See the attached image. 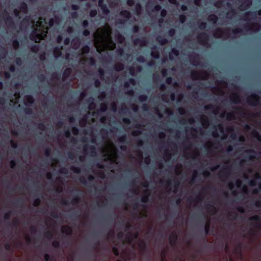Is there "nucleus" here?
I'll return each mask as SVG.
<instances>
[{
    "label": "nucleus",
    "mask_w": 261,
    "mask_h": 261,
    "mask_svg": "<svg viewBox=\"0 0 261 261\" xmlns=\"http://www.w3.org/2000/svg\"><path fill=\"white\" fill-rule=\"evenodd\" d=\"M63 48V46H61L60 47H55L53 49V54L55 57L58 58L61 57L62 55L61 50Z\"/></svg>",
    "instance_id": "obj_15"
},
{
    "label": "nucleus",
    "mask_w": 261,
    "mask_h": 261,
    "mask_svg": "<svg viewBox=\"0 0 261 261\" xmlns=\"http://www.w3.org/2000/svg\"><path fill=\"white\" fill-rule=\"evenodd\" d=\"M38 128L41 130H45L46 127L43 123L40 122L38 124Z\"/></svg>",
    "instance_id": "obj_56"
},
{
    "label": "nucleus",
    "mask_w": 261,
    "mask_h": 261,
    "mask_svg": "<svg viewBox=\"0 0 261 261\" xmlns=\"http://www.w3.org/2000/svg\"><path fill=\"white\" fill-rule=\"evenodd\" d=\"M70 169L75 173H80L81 172V168L79 167H75L74 166H72Z\"/></svg>",
    "instance_id": "obj_50"
},
{
    "label": "nucleus",
    "mask_w": 261,
    "mask_h": 261,
    "mask_svg": "<svg viewBox=\"0 0 261 261\" xmlns=\"http://www.w3.org/2000/svg\"><path fill=\"white\" fill-rule=\"evenodd\" d=\"M72 231V228L69 226H64L62 228V232L63 233H65L67 236H71Z\"/></svg>",
    "instance_id": "obj_14"
},
{
    "label": "nucleus",
    "mask_w": 261,
    "mask_h": 261,
    "mask_svg": "<svg viewBox=\"0 0 261 261\" xmlns=\"http://www.w3.org/2000/svg\"><path fill=\"white\" fill-rule=\"evenodd\" d=\"M94 98L92 97H90L88 99V101H91L89 103V109L90 110H92L95 108V105L93 102Z\"/></svg>",
    "instance_id": "obj_28"
},
{
    "label": "nucleus",
    "mask_w": 261,
    "mask_h": 261,
    "mask_svg": "<svg viewBox=\"0 0 261 261\" xmlns=\"http://www.w3.org/2000/svg\"><path fill=\"white\" fill-rule=\"evenodd\" d=\"M204 109L205 110L213 111V112L215 114H217L218 113V108L216 106L213 105H205L204 107Z\"/></svg>",
    "instance_id": "obj_13"
},
{
    "label": "nucleus",
    "mask_w": 261,
    "mask_h": 261,
    "mask_svg": "<svg viewBox=\"0 0 261 261\" xmlns=\"http://www.w3.org/2000/svg\"><path fill=\"white\" fill-rule=\"evenodd\" d=\"M252 3V0H245L239 6V9L244 10L249 9L251 7Z\"/></svg>",
    "instance_id": "obj_9"
},
{
    "label": "nucleus",
    "mask_w": 261,
    "mask_h": 261,
    "mask_svg": "<svg viewBox=\"0 0 261 261\" xmlns=\"http://www.w3.org/2000/svg\"><path fill=\"white\" fill-rule=\"evenodd\" d=\"M148 99V97L145 94H141L138 97V99L140 102H145Z\"/></svg>",
    "instance_id": "obj_31"
},
{
    "label": "nucleus",
    "mask_w": 261,
    "mask_h": 261,
    "mask_svg": "<svg viewBox=\"0 0 261 261\" xmlns=\"http://www.w3.org/2000/svg\"><path fill=\"white\" fill-rule=\"evenodd\" d=\"M13 46L14 49H18L19 46V43L17 39L13 40L12 41Z\"/></svg>",
    "instance_id": "obj_42"
},
{
    "label": "nucleus",
    "mask_w": 261,
    "mask_h": 261,
    "mask_svg": "<svg viewBox=\"0 0 261 261\" xmlns=\"http://www.w3.org/2000/svg\"><path fill=\"white\" fill-rule=\"evenodd\" d=\"M114 69L116 71H120L124 69V66L123 64L121 63H118L114 65Z\"/></svg>",
    "instance_id": "obj_25"
},
{
    "label": "nucleus",
    "mask_w": 261,
    "mask_h": 261,
    "mask_svg": "<svg viewBox=\"0 0 261 261\" xmlns=\"http://www.w3.org/2000/svg\"><path fill=\"white\" fill-rule=\"evenodd\" d=\"M45 155L46 156H49L51 153V149L49 147H47L44 151Z\"/></svg>",
    "instance_id": "obj_48"
},
{
    "label": "nucleus",
    "mask_w": 261,
    "mask_h": 261,
    "mask_svg": "<svg viewBox=\"0 0 261 261\" xmlns=\"http://www.w3.org/2000/svg\"><path fill=\"white\" fill-rule=\"evenodd\" d=\"M197 39L199 42L204 44L209 40V36L205 32H201L197 36Z\"/></svg>",
    "instance_id": "obj_4"
},
{
    "label": "nucleus",
    "mask_w": 261,
    "mask_h": 261,
    "mask_svg": "<svg viewBox=\"0 0 261 261\" xmlns=\"http://www.w3.org/2000/svg\"><path fill=\"white\" fill-rule=\"evenodd\" d=\"M218 19V17L215 14H212L208 17V20L213 22L214 23H216L217 22Z\"/></svg>",
    "instance_id": "obj_29"
},
{
    "label": "nucleus",
    "mask_w": 261,
    "mask_h": 261,
    "mask_svg": "<svg viewBox=\"0 0 261 261\" xmlns=\"http://www.w3.org/2000/svg\"><path fill=\"white\" fill-rule=\"evenodd\" d=\"M97 14V11L96 9L91 10L89 13L90 16L91 17H95L96 16Z\"/></svg>",
    "instance_id": "obj_53"
},
{
    "label": "nucleus",
    "mask_w": 261,
    "mask_h": 261,
    "mask_svg": "<svg viewBox=\"0 0 261 261\" xmlns=\"http://www.w3.org/2000/svg\"><path fill=\"white\" fill-rule=\"evenodd\" d=\"M112 251L115 255L118 256L119 255V251L117 247L115 246L113 247Z\"/></svg>",
    "instance_id": "obj_60"
},
{
    "label": "nucleus",
    "mask_w": 261,
    "mask_h": 261,
    "mask_svg": "<svg viewBox=\"0 0 261 261\" xmlns=\"http://www.w3.org/2000/svg\"><path fill=\"white\" fill-rule=\"evenodd\" d=\"M81 50L83 53L87 54L90 51V47L88 45H86L82 48Z\"/></svg>",
    "instance_id": "obj_33"
},
{
    "label": "nucleus",
    "mask_w": 261,
    "mask_h": 261,
    "mask_svg": "<svg viewBox=\"0 0 261 261\" xmlns=\"http://www.w3.org/2000/svg\"><path fill=\"white\" fill-rule=\"evenodd\" d=\"M39 46L38 44H34L31 47V50L33 53H37L39 49Z\"/></svg>",
    "instance_id": "obj_37"
},
{
    "label": "nucleus",
    "mask_w": 261,
    "mask_h": 261,
    "mask_svg": "<svg viewBox=\"0 0 261 261\" xmlns=\"http://www.w3.org/2000/svg\"><path fill=\"white\" fill-rule=\"evenodd\" d=\"M177 239H178L177 234L175 232H173L171 233V234L170 236V237H169L170 244L171 246L174 247L176 246Z\"/></svg>",
    "instance_id": "obj_10"
},
{
    "label": "nucleus",
    "mask_w": 261,
    "mask_h": 261,
    "mask_svg": "<svg viewBox=\"0 0 261 261\" xmlns=\"http://www.w3.org/2000/svg\"><path fill=\"white\" fill-rule=\"evenodd\" d=\"M140 29V27L138 25H135L132 28V32L134 33H137L139 32Z\"/></svg>",
    "instance_id": "obj_55"
},
{
    "label": "nucleus",
    "mask_w": 261,
    "mask_h": 261,
    "mask_svg": "<svg viewBox=\"0 0 261 261\" xmlns=\"http://www.w3.org/2000/svg\"><path fill=\"white\" fill-rule=\"evenodd\" d=\"M15 204L16 206H22L23 205V201L22 199H18L15 201Z\"/></svg>",
    "instance_id": "obj_57"
},
{
    "label": "nucleus",
    "mask_w": 261,
    "mask_h": 261,
    "mask_svg": "<svg viewBox=\"0 0 261 261\" xmlns=\"http://www.w3.org/2000/svg\"><path fill=\"white\" fill-rule=\"evenodd\" d=\"M100 8L101 9L102 13L104 14L108 15V14H109L110 10H109V8H108L107 5L102 6V7H101Z\"/></svg>",
    "instance_id": "obj_30"
},
{
    "label": "nucleus",
    "mask_w": 261,
    "mask_h": 261,
    "mask_svg": "<svg viewBox=\"0 0 261 261\" xmlns=\"http://www.w3.org/2000/svg\"><path fill=\"white\" fill-rule=\"evenodd\" d=\"M179 19L180 22L181 23H185V21H186V15H184V14H180L179 16Z\"/></svg>",
    "instance_id": "obj_52"
},
{
    "label": "nucleus",
    "mask_w": 261,
    "mask_h": 261,
    "mask_svg": "<svg viewBox=\"0 0 261 261\" xmlns=\"http://www.w3.org/2000/svg\"><path fill=\"white\" fill-rule=\"evenodd\" d=\"M7 54L6 49L0 45V56H5Z\"/></svg>",
    "instance_id": "obj_61"
},
{
    "label": "nucleus",
    "mask_w": 261,
    "mask_h": 261,
    "mask_svg": "<svg viewBox=\"0 0 261 261\" xmlns=\"http://www.w3.org/2000/svg\"><path fill=\"white\" fill-rule=\"evenodd\" d=\"M144 194L141 199V201L143 203H147L148 201L150 194L148 191H145Z\"/></svg>",
    "instance_id": "obj_24"
},
{
    "label": "nucleus",
    "mask_w": 261,
    "mask_h": 261,
    "mask_svg": "<svg viewBox=\"0 0 261 261\" xmlns=\"http://www.w3.org/2000/svg\"><path fill=\"white\" fill-rule=\"evenodd\" d=\"M44 260L45 261H55V258L54 256H51L48 254H45L44 256Z\"/></svg>",
    "instance_id": "obj_32"
},
{
    "label": "nucleus",
    "mask_w": 261,
    "mask_h": 261,
    "mask_svg": "<svg viewBox=\"0 0 261 261\" xmlns=\"http://www.w3.org/2000/svg\"><path fill=\"white\" fill-rule=\"evenodd\" d=\"M230 29H227L225 31L223 30L222 29L218 28L216 30V32L214 34V36L217 38H220L223 36H228L229 35V31Z\"/></svg>",
    "instance_id": "obj_7"
},
{
    "label": "nucleus",
    "mask_w": 261,
    "mask_h": 261,
    "mask_svg": "<svg viewBox=\"0 0 261 261\" xmlns=\"http://www.w3.org/2000/svg\"><path fill=\"white\" fill-rule=\"evenodd\" d=\"M72 73V70L70 68H66L62 74V81H65L68 77H69Z\"/></svg>",
    "instance_id": "obj_12"
},
{
    "label": "nucleus",
    "mask_w": 261,
    "mask_h": 261,
    "mask_svg": "<svg viewBox=\"0 0 261 261\" xmlns=\"http://www.w3.org/2000/svg\"><path fill=\"white\" fill-rule=\"evenodd\" d=\"M156 41L160 43L161 45H165L168 43V41L166 38H165L161 36H158L156 38Z\"/></svg>",
    "instance_id": "obj_20"
},
{
    "label": "nucleus",
    "mask_w": 261,
    "mask_h": 261,
    "mask_svg": "<svg viewBox=\"0 0 261 261\" xmlns=\"http://www.w3.org/2000/svg\"><path fill=\"white\" fill-rule=\"evenodd\" d=\"M82 25L84 29H86L89 26V22L87 20H84L82 21Z\"/></svg>",
    "instance_id": "obj_63"
},
{
    "label": "nucleus",
    "mask_w": 261,
    "mask_h": 261,
    "mask_svg": "<svg viewBox=\"0 0 261 261\" xmlns=\"http://www.w3.org/2000/svg\"><path fill=\"white\" fill-rule=\"evenodd\" d=\"M205 208L212 212H215L216 211V207L213 204H206L205 205Z\"/></svg>",
    "instance_id": "obj_27"
},
{
    "label": "nucleus",
    "mask_w": 261,
    "mask_h": 261,
    "mask_svg": "<svg viewBox=\"0 0 261 261\" xmlns=\"http://www.w3.org/2000/svg\"><path fill=\"white\" fill-rule=\"evenodd\" d=\"M79 194L77 195L72 200V203L73 204H77L80 202V197L79 196Z\"/></svg>",
    "instance_id": "obj_36"
},
{
    "label": "nucleus",
    "mask_w": 261,
    "mask_h": 261,
    "mask_svg": "<svg viewBox=\"0 0 261 261\" xmlns=\"http://www.w3.org/2000/svg\"><path fill=\"white\" fill-rule=\"evenodd\" d=\"M176 31L174 29H170L167 32V34L170 37H173L175 34Z\"/></svg>",
    "instance_id": "obj_45"
},
{
    "label": "nucleus",
    "mask_w": 261,
    "mask_h": 261,
    "mask_svg": "<svg viewBox=\"0 0 261 261\" xmlns=\"http://www.w3.org/2000/svg\"><path fill=\"white\" fill-rule=\"evenodd\" d=\"M19 8L20 11H22L24 13H27L28 11V5L24 2H22L20 3Z\"/></svg>",
    "instance_id": "obj_18"
},
{
    "label": "nucleus",
    "mask_w": 261,
    "mask_h": 261,
    "mask_svg": "<svg viewBox=\"0 0 261 261\" xmlns=\"http://www.w3.org/2000/svg\"><path fill=\"white\" fill-rule=\"evenodd\" d=\"M252 135L253 137H255L258 140L261 141V136L259 135L258 133L256 131H253L252 132Z\"/></svg>",
    "instance_id": "obj_47"
},
{
    "label": "nucleus",
    "mask_w": 261,
    "mask_h": 261,
    "mask_svg": "<svg viewBox=\"0 0 261 261\" xmlns=\"http://www.w3.org/2000/svg\"><path fill=\"white\" fill-rule=\"evenodd\" d=\"M249 220L251 221H256V223L254 224H251L255 228L258 229H261V219L260 218L258 215H254L249 218Z\"/></svg>",
    "instance_id": "obj_5"
},
{
    "label": "nucleus",
    "mask_w": 261,
    "mask_h": 261,
    "mask_svg": "<svg viewBox=\"0 0 261 261\" xmlns=\"http://www.w3.org/2000/svg\"><path fill=\"white\" fill-rule=\"evenodd\" d=\"M52 246L55 248H59L60 247V243L58 241H54L52 243Z\"/></svg>",
    "instance_id": "obj_44"
},
{
    "label": "nucleus",
    "mask_w": 261,
    "mask_h": 261,
    "mask_svg": "<svg viewBox=\"0 0 261 261\" xmlns=\"http://www.w3.org/2000/svg\"><path fill=\"white\" fill-rule=\"evenodd\" d=\"M192 64L194 65H197L199 64V61L198 60V55H196L193 57Z\"/></svg>",
    "instance_id": "obj_40"
},
{
    "label": "nucleus",
    "mask_w": 261,
    "mask_h": 261,
    "mask_svg": "<svg viewBox=\"0 0 261 261\" xmlns=\"http://www.w3.org/2000/svg\"><path fill=\"white\" fill-rule=\"evenodd\" d=\"M5 15L4 18L7 26L9 28H13L15 27V23L12 17L8 14L7 11H4Z\"/></svg>",
    "instance_id": "obj_1"
},
{
    "label": "nucleus",
    "mask_w": 261,
    "mask_h": 261,
    "mask_svg": "<svg viewBox=\"0 0 261 261\" xmlns=\"http://www.w3.org/2000/svg\"><path fill=\"white\" fill-rule=\"evenodd\" d=\"M12 213L11 211H9L7 213H6L4 216V218L5 221H9L10 219Z\"/></svg>",
    "instance_id": "obj_43"
},
{
    "label": "nucleus",
    "mask_w": 261,
    "mask_h": 261,
    "mask_svg": "<svg viewBox=\"0 0 261 261\" xmlns=\"http://www.w3.org/2000/svg\"><path fill=\"white\" fill-rule=\"evenodd\" d=\"M232 32L234 34H240L242 32V30L240 28H236L232 30Z\"/></svg>",
    "instance_id": "obj_58"
},
{
    "label": "nucleus",
    "mask_w": 261,
    "mask_h": 261,
    "mask_svg": "<svg viewBox=\"0 0 261 261\" xmlns=\"http://www.w3.org/2000/svg\"><path fill=\"white\" fill-rule=\"evenodd\" d=\"M151 56L154 59H158L159 58V53L158 51H152L151 53Z\"/></svg>",
    "instance_id": "obj_62"
},
{
    "label": "nucleus",
    "mask_w": 261,
    "mask_h": 261,
    "mask_svg": "<svg viewBox=\"0 0 261 261\" xmlns=\"http://www.w3.org/2000/svg\"><path fill=\"white\" fill-rule=\"evenodd\" d=\"M88 63L92 66L95 65L96 64V60L93 57L89 58L88 60Z\"/></svg>",
    "instance_id": "obj_46"
},
{
    "label": "nucleus",
    "mask_w": 261,
    "mask_h": 261,
    "mask_svg": "<svg viewBox=\"0 0 261 261\" xmlns=\"http://www.w3.org/2000/svg\"><path fill=\"white\" fill-rule=\"evenodd\" d=\"M140 250L142 251H145L147 248L146 244L145 242H142L139 245Z\"/></svg>",
    "instance_id": "obj_39"
},
{
    "label": "nucleus",
    "mask_w": 261,
    "mask_h": 261,
    "mask_svg": "<svg viewBox=\"0 0 261 261\" xmlns=\"http://www.w3.org/2000/svg\"><path fill=\"white\" fill-rule=\"evenodd\" d=\"M84 151L85 153H88V152H90L91 153V155L93 156L94 155L96 154V148L94 145H86L84 146L83 148Z\"/></svg>",
    "instance_id": "obj_8"
},
{
    "label": "nucleus",
    "mask_w": 261,
    "mask_h": 261,
    "mask_svg": "<svg viewBox=\"0 0 261 261\" xmlns=\"http://www.w3.org/2000/svg\"><path fill=\"white\" fill-rule=\"evenodd\" d=\"M65 136L67 138H70V142L72 143H76L77 142V140L75 138L71 137V133L69 130L67 129L65 131Z\"/></svg>",
    "instance_id": "obj_17"
},
{
    "label": "nucleus",
    "mask_w": 261,
    "mask_h": 261,
    "mask_svg": "<svg viewBox=\"0 0 261 261\" xmlns=\"http://www.w3.org/2000/svg\"><path fill=\"white\" fill-rule=\"evenodd\" d=\"M198 27L201 30H204L205 29L206 27V23L205 22H198Z\"/></svg>",
    "instance_id": "obj_41"
},
{
    "label": "nucleus",
    "mask_w": 261,
    "mask_h": 261,
    "mask_svg": "<svg viewBox=\"0 0 261 261\" xmlns=\"http://www.w3.org/2000/svg\"><path fill=\"white\" fill-rule=\"evenodd\" d=\"M120 15L121 16L126 18V20H128V19H130V17H132V14H131L130 12L127 10H124L121 11L120 12Z\"/></svg>",
    "instance_id": "obj_16"
},
{
    "label": "nucleus",
    "mask_w": 261,
    "mask_h": 261,
    "mask_svg": "<svg viewBox=\"0 0 261 261\" xmlns=\"http://www.w3.org/2000/svg\"><path fill=\"white\" fill-rule=\"evenodd\" d=\"M19 225V221L18 219H15L12 222V225L13 227L17 228Z\"/></svg>",
    "instance_id": "obj_51"
},
{
    "label": "nucleus",
    "mask_w": 261,
    "mask_h": 261,
    "mask_svg": "<svg viewBox=\"0 0 261 261\" xmlns=\"http://www.w3.org/2000/svg\"><path fill=\"white\" fill-rule=\"evenodd\" d=\"M25 105H32L34 103L35 100L32 95H27L25 97Z\"/></svg>",
    "instance_id": "obj_21"
},
{
    "label": "nucleus",
    "mask_w": 261,
    "mask_h": 261,
    "mask_svg": "<svg viewBox=\"0 0 261 261\" xmlns=\"http://www.w3.org/2000/svg\"><path fill=\"white\" fill-rule=\"evenodd\" d=\"M108 109V104L107 103H102L100 104V111L104 112H106Z\"/></svg>",
    "instance_id": "obj_35"
},
{
    "label": "nucleus",
    "mask_w": 261,
    "mask_h": 261,
    "mask_svg": "<svg viewBox=\"0 0 261 261\" xmlns=\"http://www.w3.org/2000/svg\"><path fill=\"white\" fill-rule=\"evenodd\" d=\"M206 72H198L196 71H192L191 72V76L192 79H198L200 78H205L207 76Z\"/></svg>",
    "instance_id": "obj_6"
},
{
    "label": "nucleus",
    "mask_w": 261,
    "mask_h": 261,
    "mask_svg": "<svg viewBox=\"0 0 261 261\" xmlns=\"http://www.w3.org/2000/svg\"><path fill=\"white\" fill-rule=\"evenodd\" d=\"M38 79L41 82H44L46 80V77L44 74H40L38 75Z\"/></svg>",
    "instance_id": "obj_64"
},
{
    "label": "nucleus",
    "mask_w": 261,
    "mask_h": 261,
    "mask_svg": "<svg viewBox=\"0 0 261 261\" xmlns=\"http://www.w3.org/2000/svg\"><path fill=\"white\" fill-rule=\"evenodd\" d=\"M30 38L35 42H38L39 40L40 39V35L37 32L36 30H35L30 34Z\"/></svg>",
    "instance_id": "obj_11"
},
{
    "label": "nucleus",
    "mask_w": 261,
    "mask_h": 261,
    "mask_svg": "<svg viewBox=\"0 0 261 261\" xmlns=\"http://www.w3.org/2000/svg\"><path fill=\"white\" fill-rule=\"evenodd\" d=\"M44 237L48 240H51L53 238V234L51 231H47L44 233Z\"/></svg>",
    "instance_id": "obj_34"
},
{
    "label": "nucleus",
    "mask_w": 261,
    "mask_h": 261,
    "mask_svg": "<svg viewBox=\"0 0 261 261\" xmlns=\"http://www.w3.org/2000/svg\"><path fill=\"white\" fill-rule=\"evenodd\" d=\"M24 113L26 114H28V115H31V114H32L33 113V110L32 109L30 108H25L24 109Z\"/></svg>",
    "instance_id": "obj_54"
},
{
    "label": "nucleus",
    "mask_w": 261,
    "mask_h": 261,
    "mask_svg": "<svg viewBox=\"0 0 261 261\" xmlns=\"http://www.w3.org/2000/svg\"><path fill=\"white\" fill-rule=\"evenodd\" d=\"M52 77H53V79L56 80H60V75L58 73L55 72L52 74Z\"/></svg>",
    "instance_id": "obj_59"
},
{
    "label": "nucleus",
    "mask_w": 261,
    "mask_h": 261,
    "mask_svg": "<svg viewBox=\"0 0 261 261\" xmlns=\"http://www.w3.org/2000/svg\"><path fill=\"white\" fill-rule=\"evenodd\" d=\"M133 43L135 45H138L139 43H141L142 46L145 45L147 43V40L145 38H143L142 39H140L139 38H136L134 40Z\"/></svg>",
    "instance_id": "obj_19"
},
{
    "label": "nucleus",
    "mask_w": 261,
    "mask_h": 261,
    "mask_svg": "<svg viewBox=\"0 0 261 261\" xmlns=\"http://www.w3.org/2000/svg\"><path fill=\"white\" fill-rule=\"evenodd\" d=\"M231 100L234 103L238 104L240 102V97L238 94H235L231 97Z\"/></svg>",
    "instance_id": "obj_26"
},
{
    "label": "nucleus",
    "mask_w": 261,
    "mask_h": 261,
    "mask_svg": "<svg viewBox=\"0 0 261 261\" xmlns=\"http://www.w3.org/2000/svg\"><path fill=\"white\" fill-rule=\"evenodd\" d=\"M210 229V222H208L206 223L205 226H204V232L205 235H207L208 234Z\"/></svg>",
    "instance_id": "obj_38"
},
{
    "label": "nucleus",
    "mask_w": 261,
    "mask_h": 261,
    "mask_svg": "<svg viewBox=\"0 0 261 261\" xmlns=\"http://www.w3.org/2000/svg\"><path fill=\"white\" fill-rule=\"evenodd\" d=\"M259 96L256 94H252L250 97L247 98V103L251 106H257L259 104Z\"/></svg>",
    "instance_id": "obj_2"
},
{
    "label": "nucleus",
    "mask_w": 261,
    "mask_h": 261,
    "mask_svg": "<svg viewBox=\"0 0 261 261\" xmlns=\"http://www.w3.org/2000/svg\"><path fill=\"white\" fill-rule=\"evenodd\" d=\"M257 15L261 16V9H259L257 12L256 11H248L246 12L243 17V19L247 20L249 16L252 19H255L256 18Z\"/></svg>",
    "instance_id": "obj_3"
},
{
    "label": "nucleus",
    "mask_w": 261,
    "mask_h": 261,
    "mask_svg": "<svg viewBox=\"0 0 261 261\" xmlns=\"http://www.w3.org/2000/svg\"><path fill=\"white\" fill-rule=\"evenodd\" d=\"M135 85L136 84V81L134 79L130 77L128 79V81L124 83V87L125 88H128L130 86V85Z\"/></svg>",
    "instance_id": "obj_23"
},
{
    "label": "nucleus",
    "mask_w": 261,
    "mask_h": 261,
    "mask_svg": "<svg viewBox=\"0 0 261 261\" xmlns=\"http://www.w3.org/2000/svg\"><path fill=\"white\" fill-rule=\"evenodd\" d=\"M172 54H173L175 56H178L179 55V51L177 49H176L175 48H173L171 49V51L169 53V59L171 60H172L174 59Z\"/></svg>",
    "instance_id": "obj_22"
},
{
    "label": "nucleus",
    "mask_w": 261,
    "mask_h": 261,
    "mask_svg": "<svg viewBox=\"0 0 261 261\" xmlns=\"http://www.w3.org/2000/svg\"><path fill=\"white\" fill-rule=\"evenodd\" d=\"M234 118H235L234 115L232 113H228L227 114V115H226L227 120H231L234 119Z\"/></svg>",
    "instance_id": "obj_49"
}]
</instances>
